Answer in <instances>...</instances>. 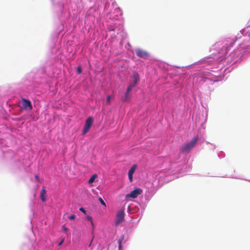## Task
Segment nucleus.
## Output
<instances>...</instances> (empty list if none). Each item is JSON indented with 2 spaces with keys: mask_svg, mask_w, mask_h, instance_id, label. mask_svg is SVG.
I'll return each instance as SVG.
<instances>
[{
  "mask_svg": "<svg viewBox=\"0 0 250 250\" xmlns=\"http://www.w3.org/2000/svg\"><path fill=\"white\" fill-rule=\"evenodd\" d=\"M35 177L36 179L37 180H38V181L41 182V180L40 179V177L37 174L35 175Z\"/></svg>",
  "mask_w": 250,
  "mask_h": 250,
  "instance_id": "a211bd4d",
  "label": "nucleus"
},
{
  "mask_svg": "<svg viewBox=\"0 0 250 250\" xmlns=\"http://www.w3.org/2000/svg\"><path fill=\"white\" fill-rule=\"evenodd\" d=\"M79 210H80L81 211L83 212V213H86V211H85V210L84 209V208H81L79 209Z\"/></svg>",
  "mask_w": 250,
  "mask_h": 250,
  "instance_id": "6ab92c4d",
  "label": "nucleus"
},
{
  "mask_svg": "<svg viewBox=\"0 0 250 250\" xmlns=\"http://www.w3.org/2000/svg\"><path fill=\"white\" fill-rule=\"evenodd\" d=\"M90 223H91V226H92V228H93V229H94V224H93V221H91V222H90Z\"/></svg>",
  "mask_w": 250,
  "mask_h": 250,
  "instance_id": "4be33fe9",
  "label": "nucleus"
},
{
  "mask_svg": "<svg viewBox=\"0 0 250 250\" xmlns=\"http://www.w3.org/2000/svg\"><path fill=\"white\" fill-rule=\"evenodd\" d=\"M142 189L141 188H136L132 190L129 194L125 196V199H128L129 198H136L142 193Z\"/></svg>",
  "mask_w": 250,
  "mask_h": 250,
  "instance_id": "7ed1b4c3",
  "label": "nucleus"
},
{
  "mask_svg": "<svg viewBox=\"0 0 250 250\" xmlns=\"http://www.w3.org/2000/svg\"><path fill=\"white\" fill-rule=\"evenodd\" d=\"M137 167V165H134L132 166V167L130 168V169L128 171V178L130 182L132 181L133 179V174L134 173L135 170Z\"/></svg>",
  "mask_w": 250,
  "mask_h": 250,
  "instance_id": "6e6552de",
  "label": "nucleus"
},
{
  "mask_svg": "<svg viewBox=\"0 0 250 250\" xmlns=\"http://www.w3.org/2000/svg\"><path fill=\"white\" fill-rule=\"evenodd\" d=\"M86 218H87V219L89 221H90V222H91V221H92V217L91 216H90V215H87V217H86Z\"/></svg>",
  "mask_w": 250,
  "mask_h": 250,
  "instance_id": "f3484780",
  "label": "nucleus"
},
{
  "mask_svg": "<svg viewBox=\"0 0 250 250\" xmlns=\"http://www.w3.org/2000/svg\"><path fill=\"white\" fill-rule=\"evenodd\" d=\"M132 77L134 80L133 83L136 85L139 81V76L138 74L136 72L134 73Z\"/></svg>",
  "mask_w": 250,
  "mask_h": 250,
  "instance_id": "9d476101",
  "label": "nucleus"
},
{
  "mask_svg": "<svg viewBox=\"0 0 250 250\" xmlns=\"http://www.w3.org/2000/svg\"><path fill=\"white\" fill-rule=\"evenodd\" d=\"M100 203L104 206H106V204L105 203V202H104V201L101 198H99V199Z\"/></svg>",
  "mask_w": 250,
  "mask_h": 250,
  "instance_id": "4468645a",
  "label": "nucleus"
},
{
  "mask_svg": "<svg viewBox=\"0 0 250 250\" xmlns=\"http://www.w3.org/2000/svg\"><path fill=\"white\" fill-rule=\"evenodd\" d=\"M198 140V136H195L188 143L183 145L180 147L181 152L183 154H188L195 146Z\"/></svg>",
  "mask_w": 250,
  "mask_h": 250,
  "instance_id": "f257e3e1",
  "label": "nucleus"
},
{
  "mask_svg": "<svg viewBox=\"0 0 250 250\" xmlns=\"http://www.w3.org/2000/svg\"><path fill=\"white\" fill-rule=\"evenodd\" d=\"M125 211L124 209H121L119 210L117 212V219L115 222V225L118 226L120 223L123 222L124 220L125 217Z\"/></svg>",
  "mask_w": 250,
  "mask_h": 250,
  "instance_id": "20e7f679",
  "label": "nucleus"
},
{
  "mask_svg": "<svg viewBox=\"0 0 250 250\" xmlns=\"http://www.w3.org/2000/svg\"><path fill=\"white\" fill-rule=\"evenodd\" d=\"M76 216L74 214H72L68 217V219L69 220H73L75 218Z\"/></svg>",
  "mask_w": 250,
  "mask_h": 250,
  "instance_id": "dca6fc26",
  "label": "nucleus"
},
{
  "mask_svg": "<svg viewBox=\"0 0 250 250\" xmlns=\"http://www.w3.org/2000/svg\"><path fill=\"white\" fill-rule=\"evenodd\" d=\"M136 55L140 58L146 59L149 56V53L141 48H137L135 50Z\"/></svg>",
  "mask_w": 250,
  "mask_h": 250,
  "instance_id": "39448f33",
  "label": "nucleus"
},
{
  "mask_svg": "<svg viewBox=\"0 0 250 250\" xmlns=\"http://www.w3.org/2000/svg\"><path fill=\"white\" fill-rule=\"evenodd\" d=\"M64 240L62 239L59 243V246H61Z\"/></svg>",
  "mask_w": 250,
  "mask_h": 250,
  "instance_id": "412c9836",
  "label": "nucleus"
},
{
  "mask_svg": "<svg viewBox=\"0 0 250 250\" xmlns=\"http://www.w3.org/2000/svg\"><path fill=\"white\" fill-rule=\"evenodd\" d=\"M97 177V175L96 174L92 175V176L89 179L88 183L89 184L92 183L94 181L95 179H96V178Z\"/></svg>",
  "mask_w": 250,
  "mask_h": 250,
  "instance_id": "f8f14e48",
  "label": "nucleus"
},
{
  "mask_svg": "<svg viewBox=\"0 0 250 250\" xmlns=\"http://www.w3.org/2000/svg\"><path fill=\"white\" fill-rule=\"evenodd\" d=\"M93 122V119L92 117H89L85 121V124L84 125V127L83 129V135H85L87 132H88L91 128Z\"/></svg>",
  "mask_w": 250,
  "mask_h": 250,
  "instance_id": "f03ea898",
  "label": "nucleus"
},
{
  "mask_svg": "<svg viewBox=\"0 0 250 250\" xmlns=\"http://www.w3.org/2000/svg\"><path fill=\"white\" fill-rule=\"evenodd\" d=\"M124 236L122 235L120 237V238H119V239L118 240V242L119 244V250H122V242L124 240Z\"/></svg>",
  "mask_w": 250,
  "mask_h": 250,
  "instance_id": "9b49d317",
  "label": "nucleus"
},
{
  "mask_svg": "<svg viewBox=\"0 0 250 250\" xmlns=\"http://www.w3.org/2000/svg\"><path fill=\"white\" fill-rule=\"evenodd\" d=\"M91 244H92V242L90 243L89 245V247H91Z\"/></svg>",
  "mask_w": 250,
  "mask_h": 250,
  "instance_id": "5701e85b",
  "label": "nucleus"
},
{
  "mask_svg": "<svg viewBox=\"0 0 250 250\" xmlns=\"http://www.w3.org/2000/svg\"><path fill=\"white\" fill-rule=\"evenodd\" d=\"M136 84L132 83L129 85L128 87L127 88L126 92L125 93V95L124 96L122 97V101L123 102H126L129 99V93L132 90V88L135 87Z\"/></svg>",
  "mask_w": 250,
  "mask_h": 250,
  "instance_id": "423d86ee",
  "label": "nucleus"
},
{
  "mask_svg": "<svg viewBox=\"0 0 250 250\" xmlns=\"http://www.w3.org/2000/svg\"><path fill=\"white\" fill-rule=\"evenodd\" d=\"M77 71L78 74H81L82 73V70L80 66L78 67L77 69Z\"/></svg>",
  "mask_w": 250,
  "mask_h": 250,
  "instance_id": "2eb2a0df",
  "label": "nucleus"
},
{
  "mask_svg": "<svg viewBox=\"0 0 250 250\" xmlns=\"http://www.w3.org/2000/svg\"><path fill=\"white\" fill-rule=\"evenodd\" d=\"M46 190L44 187L42 188L40 193V198L42 202H45L46 200Z\"/></svg>",
  "mask_w": 250,
  "mask_h": 250,
  "instance_id": "1a4fd4ad",
  "label": "nucleus"
},
{
  "mask_svg": "<svg viewBox=\"0 0 250 250\" xmlns=\"http://www.w3.org/2000/svg\"><path fill=\"white\" fill-rule=\"evenodd\" d=\"M62 229L65 232H66L67 230V229L64 226L62 227Z\"/></svg>",
  "mask_w": 250,
  "mask_h": 250,
  "instance_id": "aec40b11",
  "label": "nucleus"
},
{
  "mask_svg": "<svg viewBox=\"0 0 250 250\" xmlns=\"http://www.w3.org/2000/svg\"><path fill=\"white\" fill-rule=\"evenodd\" d=\"M111 96H108L106 98V103L107 104H109L110 103Z\"/></svg>",
  "mask_w": 250,
  "mask_h": 250,
  "instance_id": "ddd939ff",
  "label": "nucleus"
},
{
  "mask_svg": "<svg viewBox=\"0 0 250 250\" xmlns=\"http://www.w3.org/2000/svg\"><path fill=\"white\" fill-rule=\"evenodd\" d=\"M22 108L26 110H31L32 109L31 102L24 98L22 99Z\"/></svg>",
  "mask_w": 250,
  "mask_h": 250,
  "instance_id": "0eeeda50",
  "label": "nucleus"
}]
</instances>
